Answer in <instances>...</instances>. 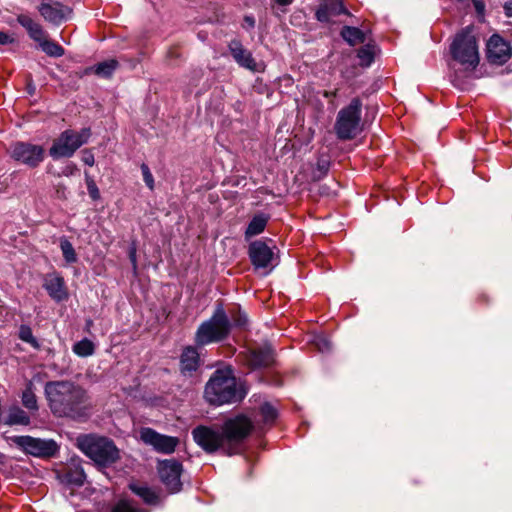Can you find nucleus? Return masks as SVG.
<instances>
[{"mask_svg":"<svg viewBox=\"0 0 512 512\" xmlns=\"http://www.w3.org/2000/svg\"><path fill=\"white\" fill-rule=\"evenodd\" d=\"M45 393L52 413L58 417L83 420L89 416L87 391L71 381H51Z\"/></svg>","mask_w":512,"mask_h":512,"instance_id":"1","label":"nucleus"},{"mask_svg":"<svg viewBox=\"0 0 512 512\" xmlns=\"http://www.w3.org/2000/svg\"><path fill=\"white\" fill-rule=\"evenodd\" d=\"M247 394L230 366L216 369L204 389L205 400L214 406L233 404L242 401Z\"/></svg>","mask_w":512,"mask_h":512,"instance_id":"2","label":"nucleus"},{"mask_svg":"<svg viewBox=\"0 0 512 512\" xmlns=\"http://www.w3.org/2000/svg\"><path fill=\"white\" fill-rule=\"evenodd\" d=\"M78 448L98 466L109 467L120 459V451L113 440L94 434L80 435Z\"/></svg>","mask_w":512,"mask_h":512,"instance_id":"3","label":"nucleus"},{"mask_svg":"<svg viewBox=\"0 0 512 512\" xmlns=\"http://www.w3.org/2000/svg\"><path fill=\"white\" fill-rule=\"evenodd\" d=\"M232 324L222 305H218L212 316L202 322L196 330L194 342L197 347L219 343L228 338Z\"/></svg>","mask_w":512,"mask_h":512,"instance_id":"4","label":"nucleus"},{"mask_svg":"<svg viewBox=\"0 0 512 512\" xmlns=\"http://www.w3.org/2000/svg\"><path fill=\"white\" fill-rule=\"evenodd\" d=\"M226 442V455L240 454L244 450V442L254 429L253 421L244 414L227 418L221 426Z\"/></svg>","mask_w":512,"mask_h":512,"instance_id":"5","label":"nucleus"},{"mask_svg":"<svg viewBox=\"0 0 512 512\" xmlns=\"http://www.w3.org/2000/svg\"><path fill=\"white\" fill-rule=\"evenodd\" d=\"M471 26L463 28L456 34L450 45V53L453 59L467 69L473 70L479 64L478 44Z\"/></svg>","mask_w":512,"mask_h":512,"instance_id":"6","label":"nucleus"},{"mask_svg":"<svg viewBox=\"0 0 512 512\" xmlns=\"http://www.w3.org/2000/svg\"><path fill=\"white\" fill-rule=\"evenodd\" d=\"M362 103L353 98L349 105L340 109L337 114L334 130L340 140H351L361 132Z\"/></svg>","mask_w":512,"mask_h":512,"instance_id":"7","label":"nucleus"},{"mask_svg":"<svg viewBox=\"0 0 512 512\" xmlns=\"http://www.w3.org/2000/svg\"><path fill=\"white\" fill-rule=\"evenodd\" d=\"M90 137V128H82L80 131L66 129L53 140L49 148V155L55 160L70 158L81 146L89 141Z\"/></svg>","mask_w":512,"mask_h":512,"instance_id":"8","label":"nucleus"},{"mask_svg":"<svg viewBox=\"0 0 512 512\" xmlns=\"http://www.w3.org/2000/svg\"><path fill=\"white\" fill-rule=\"evenodd\" d=\"M13 444L26 454L39 458L54 457L58 451V444L52 439H40L29 435L11 437Z\"/></svg>","mask_w":512,"mask_h":512,"instance_id":"9","label":"nucleus"},{"mask_svg":"<svg viewBox=\"0 0 512 512\" xmlns=\"http://www.w3.org/2000/svg\"><path fill=\"white\" fill-rule=\"evenodd\" d=\"M195 443L206 453L212 454L221 450L226 454V442L222 429L214 426L199 425L192 430Z\"/></svg>","mask_w":512,"mask_h":512,"instance_id":"10","label":"nucleus"},{"mask_svg":"<svg viewBox=\"0 0 512 512\" xmlns=\"http://www.w3.org/2000/svg\"><path fill=\"white\" fill-rule=\"evenodd\" d=\"M242 362L251 370L271 367L275 362L273 349L268 346L248 348L239 354Z\"/></svg>","mask_w":512,"mask_h":512,"instance_id":"11","label":"nucleus"},{"mask_svg":"<svg viewBox=\"0 0 512 512\" xmlns=\"http://www.w3.org/2000/svg\"><path fill=\"white\" fill-rule=\"evenodd\" d=\"M139 435L143 443L152 446L156 452L162 454H172L179 444L177 437L160 434L149 427L141 428Z\"/></svg>","mask_w":512,"mask_h":512,"instance_id":"12","label":"nucleus"},{"mask_svg":"<svg viewBox=\"0 0 512 512\" xmlns=\"http://www.w3.org/2000/svg\"><path fill=\"white\" fill-rule=\"evenodd\" d=\"M44 148L26 142H17L13 145L11 157L29 167H37L44 159Z\"/></svg>","mask_w":512,"mask_h":512,"instance_id":"13","label":"nucleus"},{"mask_svg":"<svg viewBox=\"0 0 512 512\" xmlns=\"http://www.w3.org/2000/svg\"><path fill=\"white\" fill-rule=\"evenodd\" d=\"M158 472L161 481L170 493H177L182 489L180 480L182 464L177 460H164L159 463Z\"/></svg>","mask_w":512,"mask_h":512,"instance_id":"14","label":"nucleus"},{"mask_svg":"<svg viewBox=\"0 0 512 512\" xmlns=\"http://www.w3.org/2000/svg\"><path fill=\"white\" fill-rule=\"evenodd\" d=\"M38 11L46 21L54 25H60L62 22L70 19L73 13L71 7L54 0L42 1Z\"/></svg>","mask_w":512,"mask_h":512,"instance_id":"15","label":"nucleus"},{"mask_svg":"<svg viewBox=\"0 0 512 512\" xmlns=\"http://www.w3.org/2000/svg\"><path fill=\"white\" fill-rule=\"evenodd\" d=\"M248 255L255 269H272L274 252L264 241L256 240L250 243Z\"/></svg>","mask_w":512,"mask_h":512,"instance_id":"16","label":"nucleus"},{"mask_svg":"<svg viewBox=\"0 0 512 512\" xmlns=\"http://www.w3.org/2000/svg\"><path fill=\"white\" fill-rule=\"evenodd\" d=\"M512 55L510 44L501 36L495 34L487 42V58L489 62L497 65L506 63Z\"/></svg>","mask_w":512,"mask_h":512,"instance_id":"17","label":"nucleus"},{"mask_svg":"<svg viewBox=\"0 0 512 512\" xmlns=\"http://www.w3.org/2000/svg\"><path fill=\"white\" fill-rule=\"evenodd\" d=\"M43 287L48 295L56 302H62L69 298L64 278L57 274L47 275Z\"/></svg>","mask_w":512,"mask_h":512,"instance_id":"18","label":"nucleus"},{"mask_svg":"<svg viewBox=\"0 0 512 512\" xmlns=\"http://www.w3.org/2000/svg\"><path fill=\"white\" fill-rule=\"evenodd\" d=\"M198 347L186 346L180 355V371L184 376H192L201 365Z\"/></svg>","mask_w":512,"mask_h":512,"instance_id":"19","label":"nucleus"},{"mask_svg":"<svg viewBox=\"0 0 512 512\" xmlns=\"http://www.w3.org/2000/svg\"><path fill=\"white\" fill-rule=\"evenodd\" d=\"M228 47L232 57L240 66L255 70L256 63L251 52L245 49L239 40H232Z\"/></svg>","mask_w":512,"mask_h":512,"instance_id":"20","label":"nucleus"},{"mask_svg":"<svg viewBox=\"0 0 512 512\" xmlns=\"http://www.w3.org/2000/svg\"><path fill=\"white\" fill-rule=\"evenodd\" d=\"M346 13L347 10L343 5L342 0H331L318 8L316 11V18L320 22H329L331 16H338Z\"/></svg>","mask_w":512,"mask_h":512,"instance_id":"21","label":"nucleus"},{"mask_svg":"<svg viewBox=\"0 0 512 512\" xmlns=\"http://www.w3.org/2000/svg\"><path fill=\"white\" fill-rule=\"evenodd\" d=\"M270 219V216L265 213H257L253 216V218L250 220L245 232L244 236L245 239L248 240L254 236H257L261 234Z\"/></svg>","mask_w":512,"mask_h":512,"instance_id":"22","label":"nucleus"},{"mask_svg":"<svg viewBox=\"0 0 512 512\" xmlns=\"http://www.w3.org/2000/svg\"><path fill=\"white\" fill-rule=\"evenodd\" d=\"M18 23L23 26L29 36L36 42L43 40V37L46 35L42 26L34 21L30 16L21 14L17 17Z\"/></svg>","mask_w":512,"mask_h":512,"instance_id":"23","label":"nucleus"},{"mask_svg":"<svg viewBox=\"0 0 512 512\" xmlns=\"http://www.w3.org/2000/svg\"><path fill=\"white\" fill-rule=\"evenodd\" d=\"M6 425H29L30 416L19 407H12L9 409L8 417L5 421Z\"/></svg>","mask_w":512,"mask_h":512,"instance_id":"24","label":"nucleus"},{"mask_svg":"<svg viewBox=\"0 0 512 512\" xmlns=\"http://www.w3.org/2000/svg\"><path fill=\"white\" fill-rule=\"evenodd\" d=\"M341 36L352 46L358 43H364L366 40L365 34L362 30L351 26H344L341 30Z\"/></svg>","mask_w":512,"mask_h":512,"instance_id":"25","label":"nucleus"},{"mask_svg":"<svg viewBox=\"0 0 512 512\" xmlns=\"http://www.w3.org/2000/svg\"><path fill=\"white\" fill-rule=\"evenodd\" d=\"M130 489L147 504H156L158 502V495L156 492L147 486L131 484Z\"/></svg>","mask_w":512,"mask_h":512,"instance_id":"26","label":"nucleus"},{"mask_svg":"<svg viewBox=\"0 0 512 512\" xmlns=\"http://www.w3.org/2000/svg\"><path fill=\"white\" fill-rule=\"evenodd\" d=\"M260 422L264 426H272L277 419L278 413L276 408L270 403H264L259 409Z\"/></svg>","mask_w":512,"mask_h":512,"instance_id":"27","label":"nucleus"},{"mask_svg":"<svg viewBox=\"0 0 512 512\" xmlns=\"http://www.w3.org/2000/svg\"><path fill=\"white\" fill-rule=\"evenodd\" d=\"M376 46L373 44H366L357 51V57L360 60V65L369 67L375 58Z\"/></svg>","mask_w":512,"mask_h":512,"instance_id":"28","label":"nucleus"},{"mask_svg":"<svg viewBox=\"0 0 512 512\" xmlns=\"http://www.w3.org/2000/svg\"><path fill=\"white\" fill-rule=\"evenodd\" d=\"M38 43L48 56L58 58L64 55V48L58 43L47 39L46 35L43 37V40L38 41Z\"/></svg>","mask_w":512,"mask_h":512,"instance_id":"29","label":"nucleus"},{"mask_svg":"<svg viewBox=\"0 0 512 512\" xmlns=\"http://www.w3.org/2000/svg\"><path fill=\"white\" fill-rule=\"evenodd\" d=\"M72 351L79 357H88L94 354L95 344L91 340L84 338L72 346Z\"/></svg>","mask_w":512,"mask_h":512,"instance_id":"30","label":"nucleus"},{"mask_svg":"<svg viewBox=\"0 0 512 512\" xmlns=\"http://www.w3.org/2000/svg\"><path fill=\"white\" fill-rule=\"evenodd\" d=\"M85 479V472L79 466L69 468L68 471L65 473L66 482L74 486H82L85 482Z\"/></svg>","mask_w":512,"mask_h":512,"instance_id":"31","label":"nucleus"},{"mask_svg":"<svg viewBox=\"0 0 512 512\" xmlns=\"http://www.w3.org/2000/svg\"><path fill=\"white\" fill-rule=\"evenodd\" d=\"M117 66H118V62L114 59H110V60L98 63L94 67V72L98 76L108 78L116 70Z\"/></svg>","mask_w":512,"mask_h":512,"instance_id":"32","label":"nucleus"},{"mask_svg":"<svg viewBox=\"0 0 512 512\" xmlns=\"http://www.w3.org/2000/svg\"><path fill=\"white\" fill-rule=\"evenodd\" d=\"M18 337L23 342L30 344L33 348L40 349V344L38 340L34 337L30 326L22 324L19 327Z\"/></svg>","mask_w":512,"mask_h":512,"instance_id":"33","label":"nucleus"},{"mask_svg":"<svg viewBox=\"0 0 512 512\" xmlns=\"http://www.w3.org/2000/svg\"><path fill=\"white\" fill-rule=\"evenodd\" d=\"M60 248H61L63 257L66 260V262L74 263L77 261V255H76L75 249H74L72 243L68 239L62 238L60 240Z\"/></svg>","mask_w":512,"mask_h":512,"instance_id":"34","label":"nucleus"},{"mask_svg":"<svg viewBox=\"0 0 512 512\" xmlns=\"http://www.w3.org/2000/svg\"><path fill=\"white\" fill-rule=\"evenodd\" d=\"M22 403L29 410H37L38 404L36 395L32 389V383H30L27 388L22 393Z\"/></svg>","mask_w":512,"mask_h":512,"instance_id":"35","label":"nucleus"},{"mask_svg":"<svg viewBox=\"0 0 512 512\" xmlns=\"http://www.w3.org/2000/svg\"><path fill=\"white\" fill-rule=\"evenodd\" d=\"M111 512H140V509L132 501L122 499L115 504Z\"/></svg>","mask_w":512,"mask_h":512,"instance_id":"36","label":"nucleus"},{"mask_svg":"<svg viewBox=\"0 0 512 512\" xmlns=\"http://www.w3.org/2000/svg\"><path fill=\"white\" fill-rule=\"evenodd\" d=\"M85 183L87 186L88 194L92 200H98L100 198V191L94 181V179L85 172Z\"/></svg>","mask_w":512,"mask_h":512,"instance_id":"37","label":"nucleus"},{"mask_svg":"<svg viewBox=\"0 0 512 512\" xmlns=\"http://www.w3.org/2000/svg\"><path fill=\"white\" fill-rule=\"evenodd\" d=\"M230 315H231L232 322H233L234 326H236V327H245L246 326L247 317L239 309L230 311Z\"/></svg>","mask_w":512,"mask_h":512,"instance_id":"38","label":"nucleus"},{"mask_svg":"<svg viewBox=\"0 0 512 512\" xmlns=\"http://www.w3.org/2000/svg\"><path fill=\"white\" fill-rule=\"evenodd\" d=\"M141 170H142L144 182L146 183V185L150 189H153V187H154V178H153V176H152V174L150 172L149 167L146 164H142L141 165Z\"/></svg>","mask_w":512,"mask_h":512,"instance_id":"39","label":"nucleus"},{"mask_svg":"<svg viewBox=\"0 0 512 512\" xmlns=\"http://www.w3.org/2000/svg\"><path fill=\"white\" fill-rule=\"evenodd\" d=\"M329 170V162L325 160H319L317 163V171L319 175L314 174V179L319 180L321 177L325 176Z\"/></svg>","mask_w":512,"mask_h":512,"instance_id":"40","label":"nucleus"},{"mask_svg":"<svg viewBox=\"0 0 512 512\" xmlns=\"http://www.w3.org/2000/svg\"><path fill=\"white\" fill-rule=\"evenodd\" d=\"M81 160L85 165L93 166L95 164V157L91 149H84L81 152Z\"/></svg>","mask_w":512,"mask_h":512,"instance_id":"41","label":"nucleus"},{"mask_svg":"<svg viewBox=\"0 0 512 512\" xmlns=\"http://www.w3.org/2000/svg\"><path fill=\"white\" fill-rule=\"evenodd\" d=\"M315 343L321 352L328 351L331 347L330 342L325 337L322 336L317 337L315 339Z\"/></svg>","mask_w":512,"mask_h":512,"instance_id":"42","label":"nucleus"},{"mask_svg":"<svg viewBox=\"0 0 512 512\" xmlns=\"http://www.w3.org/2000/svg\"><path fill=\"white\" fill-rule=\"evenodd\" d=\"M77 172H78V167L76 166V164L71 162L63 168L62 175L69 177V176L74 175Z\"/></svg>","mask_w":512,"mask_h":512,"instance_id":"43","label":"nucleus"},{"mask_svg":"<svg viewBox=\"0 0 512 512\" xmlns=\"http://www.w3.org/2000/svg\"><path fill=\"white\" fill-rule=\"evenodd\" d=\"M13 41H14V39L11 35H9L6 32L0 31V44L6 45V44L13 43Z\"/></svg>","mask_w":512,"mask_h":512,"instance_id":"44","label":"nucleus"},{"mask_svg":"<svg viewBox=\"0 0 512 512\" xmlns=\"http://www.w3.org/2000/svg\"><path fill=\"white\" fill-rule=\"evenodd\" d=\"M504 10H505V14H506L508 17H512V1L507 2V3L504 5Z\"/></svg>","mask_w":512,"mask_h":512,"instance_id":"45","label":"nucleus"},{"mask_svg":"<svg viewBox=\"0 0 512 512\" xmlns=\"http://www.w3.org/2000/svg\"><path fill=\"white\" fill-rule=\"evenodd\" d=\"M129 258L133 264V267L136 269L137 261H136V250L135 249L130 251Z\"/></svg>","mask_w":512,"mask_h":512,"instance_id":"46","label":"nucleus"},{"mask_svg":"<svg viewBox=\"0 0 512 512\" xmlns=\"http://www.w3.org/2000/svg\"><path fill=\"white\" fill-rule=\"evenodd\" d=\"M65 191L66 187L64 185H59L56 190L58 196L62 198H65Z\"/></svg>","mask_w":512,"mask_h":512,"instance_id":"47","label":"nucleus"},{"mask_svg":"<svg viewBox=\"0 0 512 512\" xmlns=\"http://www.w3.org/2000/svg\"><path fill=\"white\" fill-rule=\"evenodd\" d=\"M245 22H247L250 27H254V25H255V20L251 16H246Z\"/></svg>","mask_w":512,"mask_h":512,"instance_id":"48","label":"nucleus"},{"mask_svg":"<svg viewBox=\"0 0 512 512\" xmlns=\"http://www.w3.org/2000/svg\"><path fill=\"white\" fill-rule=\"evenodd\" d=\"M324 97L328 98V97H335L337 95V90L335 91H325L323 93Z\"/></svg>","mask_w":512,"mask_h":512,"instance_id":"49","label":"nucleus"},{"mask_svg":"<svg viewBox=\"0 0 512 512\" xmlns=\"http://www.w3.org/2000/svg\"><path fill=\"white\" fill-rule=\"evenodd\" d=\"M479 299H480L481 301H487V298H486V296H485V295L480 296V298H479Z\"/></svg>","mask_w":512,"mask_h":512,"instance_id":"50","label":"nucleus"},{"mask_svg":"<svg viewBox=\"0 0 512 512\" xmlns=\"http://www.w3.org/2000/svg\"><path fill=\"white\" fill-rule=\"evenodd\" d=\"M480 5H481V3L479 1H475V7L477 10H478V6H480Z\"/></svg>","mask_w":512,"mask_h":512,"instance_id":"51","label":"nucleus"}]
</instances>
